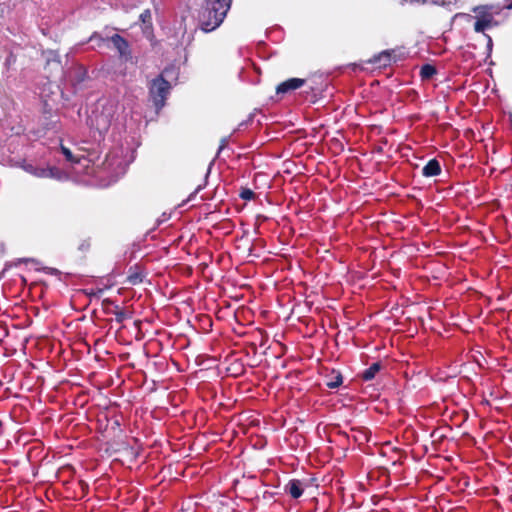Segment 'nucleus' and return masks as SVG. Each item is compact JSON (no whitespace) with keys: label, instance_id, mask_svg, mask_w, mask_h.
I'll return each mask as SVG.
<instances>
[{"label":"nucleus","instance_id":"obj_8","mask_svg":"<svg viewBox=\"0 0 512 512\" xmlns=\"http://www.w3.org/2000/svg\"><path fill=\"white\" fill-rule=\"evenodd\" d=\"M285 489L291 497L297 499L303 494V483L300 480L293 479L288 482Z\"/></svg>","mask_w":512,"mask_h":512},{"label":"nucleus","instance_id":"obj_19","mask_svg":"<svg viewBox=\"0 0 512 512\" xmlns=\"http://www.w3.org/2000/svg\"><path fill=\"white\" fill-rule=\"evenodd\" d=\"M402 3L404 2H417V3H423L426 4L427 0H401Z\"/></svg>","mask_w":512,"mask_h":512},{"label":"nucleus","instance_id":"obj_3","mask_svg":"<svg viewBox=\"0 0 512 512\" xmlns=\"http://www.w3.org/2000/svg\"><path fill=\"white\" fill-rule=\"evenodd\" d=\"M474 12L476 13V21L474 23V30L476 32H484L486 29L496 25L494 16L498 14V12L492 7H477L474 9Z\"/></svg>","mask_w":512,"mask_h":512},{"label":"nucleus","instance_id":"obj_17","mask_svg":"<svg viewBox=\"0 0 512 512\" xmlns=\"http://www.w3.org/2000/svg\"><path fill=\"white\" fill-rule=\"evenodd\" d=\"M253 196H254L253 191H251L249 189H246V190L242 191V193H241V197L245 200H250L253 198Z\"/></svg>","mask_w":512,"mask_h":512},{"label":"nucleus","instance_id":"obj_7","mask_svg":"<svg viewBox=\"0 0 512 512\" xmlns=\"http://www.w3.org/2000/svg\"><path fill=\"white\" fill-rule=\"evenodd\" d=\"M32 175L39 178H59L60 172L55 167H37L33 169Z\"/></svg>","mask_w":512,"mask_h":512},{"label":"nucleus","instance_id":"obj_22","mask_svg":"<svg viewBox=\"0 0 512 512\" xmlns=\"http://www.w3.org/2000/svg\"><path fill=\"white\" fill-rule=\"evenodd\" d=\"M383 57H385L386 60H389V55L388 54H384Z\"/></svg>","mask_w":512,"mask_h":512},{"label":"nucleus","instance_id":"obj_1","mask_svg":"<svg viewBox=\"0 0 512 512\" xmlns=\"http://www.w3.org/2000/svg\"><path fill=\"white\" fill-rule=\"evenodd\" d=\"M232 0H207L199 13L200 27L204 32L215 30L224 20Z\"/></svg>","mask_w":512,"mask_h":512},{"label":"nucleus","instance_id":"obj_6","mask_svg":"<svg viewBox=\"0 0 512 512\" xmlns=\"http://www.w3.org/2000/svg\"><path fill=\"white\" fill-rule=\"evenodd\" d=\"M304 83H305L304 79L291 78V79H288V80L282 82L281 84H279L276 89V92H277V94L287 93L289 91L296 90V89L302 87Z\"/></svg>","mask_w":512,"mask_h":512},{"label":"nucleus","instance_id":"obj_15","mask_svg":"<svg viewBox=\"0 0 512 512\" xmlns=\"http://www.w3.org/2000/svg\"><path fill=\"white\" fill-rule=\"evenodd\" d=\"M140 20L143 23H147L151 21V12L150 10L146 9L140 14Z\"/></svg>","mask_w":512,"mask_h":512},{"label":"nucleus","instance_id":"obj_10","mask_svg":"<svg viewBox=\"0 0 512 512\" xmlns=\"http://www.w3.org/2000/svg\"><path fill=\"white\" fill-rule=\"evenodd\" d=\"M61 152L65 156V159L68 162L72 163V164H74V163L75 164H79L82 161H86L85 156H83V155H79V156L78 155H74L69 148H67V147H65L63 145L61 146Z\"/></svg>","mask_w":512,"mask_h":512},{"label":"nucleus","instance_id":"obj_21","mask_svg":"<svg viewBox=\"0 0 512 512\" xmlns=\"http://www.w3.org/2000/svg\"><path fill=\"white\" fill-rule=\"evenodd\" d=\"M107 163H108V165H109V166H111V165H112L111 155H109V156L107 157Z\"/></svg>","mask_w":512,"mask_h":512},{"label":"nucleus","instance_id":"obj_12","mask_svg":"<svg viewBox=\"0 0 512 512\" xmlns=\"http://www.w3.org/2000/svg\"><path fill=\"white\" fill-rule=\"evenodd\" d=\"M436 74V69L430 64H425L421 67L420 75L422 79H430Z\"/></svg>","mask_w":512,"mask_h":512},{"label":"nucleus","instance_id":"obj_16","mask_svg":"<svg viewBox=\"0 0 512 512\" xmlns=\"http://www.w3.org/2000/svg\"><path fill=\"white\" fill-rule=\"evenodd\" d=\"M341 384H342V377L340 375H337L336 378L334 379V381L333 382H329L327 385L330 388H336V387H338Z\"/></svg>","mask_w":512,"mask_h":512},{"label":"nucleus","instance_id":"obj_20","mask_svg":"<svg viewBox=\"0 0 512 512\" xmlns=\"http://www.w3.org/2000/svg\"><path fill=\"white\" fill-rule=\"evenodd\" d=\"M486 37L488 39L487 48H488L489 51H491V49H492V39L488 35H486Z\"/></svg>","mask_w":512,"mask_h":512},{"label":"nucleus","instance_id":"obj_5","mask_svg":"<svg viewBox=\"0 0 512 512\" xmlns=\"http://www.w3.org/2000/svg\"><path fill=\"white\" fill-rule=\"evenodd\" d=\"M110 41L113 43L114 47L119 52L121 58H124L125 60L131 58L129 44L123 37H121L118 34H115L110 38Z\"/></svg>","mask_w":512,"mask_h":512},{"label":"nucleus","instance_id":"obj_13","mask_svg":"<svg viewBox=\"0 0 512 512\" xmlns=\"http://www.w3.org/2000/svg\"><path fill=\"white\" fill-rule=\"evenodd\" d=\"M457 1L458 0H427L426 3L450 7L451 5L456 4Z\"/></svg>","mask_w":512,"mask_h":512},{"label":"nucleus","instance_id":"obj_18","mask_svg":"<svg viewBox=\"0 0 512 512\" xmlns=\"http://www.w3.org/2000/svg\"><path fill=\"white\" fill-rule=\"evenodd\" d=\"M24 168H25V170H26L27 172H29L30 174H32L33 169H35L36 167H34V166H33V165H31V164H28V165H26Z\"/></svg>","mask_w":512,"mask_h":512},{"label":"nucleus","instance_id":"obj_14","mask_svg":"<svg viewBox=\"0 0 512 512\" xmlns=\"http://www.w3.org/2000/svg\"><path fill=\"white\" fill-rule=\"evenodd\" d=\"M142 279L143 277L140 273H130L127 278L128 282L132 285L141 283Z\"/></svg>","mask_w":512,"mask_h":512},{"label":"nucleus","instance_id":"obj_2","mask_svg":"<svg viewBox=\"0 0 512 512\" xmlns=\"http://www.w3.org/2000/svg\"><path fill=\"white\" fill-rule=\"evenodd\" d=\"M170 83L163 76H158L151 81L149 91L157 108H162L170 91Z\"/></svg>","mask_w":512,"mask_h":512},{"label":"nucleus","instance_id":"obj_4","mask_svg":"<svg viewBox=\"0 0 512 512\" xmlns=\"http://www.w3.org/2000/svg\"><path fill=\"white\" fill-rule=\"evenodd\" d=\"M116 112V107L113 104H110L103 108V110L95 115V117L91 120L92 125L99 131L100 134H103L108 131L112 122L114 121V116Z\"/></svg>","mask_w":512,"mask_h":512},{"label":"nucleus","instance_id":"obj_9","mask_svg":"<svg viewBox=\"0 0 512 512\" xmlns=\"http://www.w3.org/2000/svg\"><path fill=\"white\" fill-rule=\"evenodd\" d=\"M441 172V167L439 162L436 159L430 160L422 170V173L426 177H433L439 175Z\"/></svg>","mask_w":512,"mask_h":512},{"label":"nucleus","instance_id":"obj_11","mask_svg":"<svg viewBox=\"0 0 512 512\" xmlns=\"http://www.w3.org/2000/svg\"><path fill=\"white\" fill-rule=\"evenodd\" d=\"M380 363L376 362V363H373L369 368H367L363 374H362V377L364 380L366 381H369V380H372L375 375L380 371Z\"/></svg>","mask_w":512,"mask_h":512}]
</instances>
